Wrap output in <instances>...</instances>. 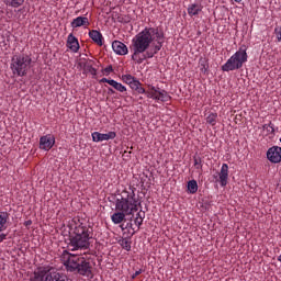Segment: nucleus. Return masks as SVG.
<instances>
[{
    "mask_svg": "<svg viewBox=\"0 0 281 281\" xmlns=\"http://www.w3.org/2000/svg\"><path fill=\"white\" fill-rule=\"evenodd\" d=\"M89 37L93 41V43H95L97 45H99L100 47H102L104 37L102 36V33H100V31L98 30H92L89 32Z\"/></svg>",
    "mask_w": 281,
    "mask_h": 281,
    "instance_id": "16",
    "label": "nucleus"
},
{
    "mask_svg": "<svg viewBox=\"0 0 281 281\" xmlns=\"http://www.w3.org/2000/svg\"><path fill=\"white\" fill-rule=\"evenodd\" d=\"M144 218H146V213L139 211L136 214V217L134 218V225H136V227H138V229L142 227V225L144 224Z\"/></svg>",
    "mask_w": 281,
    "mask_h": 281,
    "instance_id": "23",
    "label": "nucleus"
},
{
    "mask_svg": "<svg viewBox=\"0 0 281 281\" xmlns=\"http://www.w3.org/2000/svg\"><path fill=\"white\" fill-rule=\"evenodd\" d=\"M154 100H157V102H168L170 100V95L166 90H160L156 97H154Z\"/></svg>",
    "mask_w": 281,
    "mask_h": 281,
    "instance_id": "20",
    "label": "nucleus"
},
{
    "mask_svg": "<svg viewBox=\"0 0 281 281\" xmlns=\"http://www.w3.org/2000/svg\"><path fill=\"white\" fill-rule=\"evenodd\" d=\"M193 161L195 170H200V172H203V158H201L200 156H194Z\"/></svg>",
    "mask_w": 281,
    "mask_h": 281,
    "instance_id": "25",
    "label": "nucleus"
},
{
    "mask_svg": "<svg viewBox=\"0 0 281 281\" xmlns=\"http://www.w3.org/2000/svg\"><path fill=\"white\" fill-rule=\"evenodd\" d=\"M248 58L249 56L247 55V46L243 45L222 66V71H237L238 69H243V65L247 63Z\"/></svg>",
    "mask_w": 281,
    "mask_h": 281,
    "instance_id": "6",
    "label": "nucleus"
},
{
    "mask_svg": "<svg viewBox=\"0 0 281 281\" xmlns=\"http://www.w3.org/2000/svg\"><path fill=\"white\" fill-rule=\"evenodd\" d=\"M199 67H200V71L202 74H206L207 72V61L205 60V58H200Z\"/></svg>",
    "mask_w": 281,
    "mask_h": 281,
    "instance_id": "29",
    "label": "nucleus"
},
{
    "mask_svg": "<svg viewBox=\"0 0 281 281\" xmlns=\"http://www.w3.org/2000/svg\"><path fill=\"white\" fill-rule=\"evenodd\" d=\"M67 47L75 54L78 52V49H80V44L78 43V38H76V36H74V34L71 33L68 35Z\"/></svg>",
    "mask_w": 281,
    "mask_h": 281,
    "instance_id": "15",
    "label": "nucleus"
},
{
    "mask_svg": "<svg viewBox=\"0 0 281 281\" xmlns=\"http://www.w3.org/2000/svg\"><path fill=\"white\" fill-rule=\"evenodd\" d=\"M243 0H235L236 3H240Z\"/></svg>",
    "mask_w": 281,
    "mask_h": 281,
    "instance_id": "40",
    "label": "nucleus"
},
{
    "mask_svg": "<svg viewBox=\"0 0 281 281\" xmlns=\"http://www.w3.org/2000/svg\"><path fill=\"white\" fill-rule=\"evenodd\" d=\"M83 69L91 74V76H98V70L90 64H85Z\"/></svg>",
    "mask_w": 281,
    "mask_h": 281,
    "instance_id": "30",
    "label": "nucleus"
},
{
    "mask_svg": "<svg viewBox=\"0 0 281 281\" xmlns=\"http://www.w3.org/2000/svg\"><path fill=\"white\" fill-rule=\"evenodd\" d=\"M10 221V213L0 212V234L1 232H5L8 229V222Z\"/></svg>",
    "mask_w": 281,
    "mask_h": 281,
    "instance_id": "17",
    "label": "nucleus"
},
{
    "mask_svg": "<svg viewBox=\"0 0 281 281\" xmlns=\"http://www.w3.org/2000/svg\"><path fill=\"white\" fill-rule=\"evenodd\" d=\"M112 49L117 56H126V54H128V47L120 41H114L112 43Z\"/></svg>",
    "mask_w": 281,
    "mask_h": 281,
    "instance_id": "11",
    "label": "nucleus"
},
{
    "mask_svg": "<svg viewBox=\"0 0 281 281\" xmlns=\"http://www.w3.org/2000/svg\"><path fill=\"white\" fill-rule=\"evenodd\" d=\"M139 201L135 196V190L131 189L121 192L120 198L115 201L116 212L111 215L114 225H120L126 221V216H133L137 212Z\"/></svg>",
    "mask_w": 281,
    "mask_h": 281,
    "instance_id": "2",
    "label": "nucleus"
},
{
    "mask_svg": "<svg viewBox=\"0 0 281 281\" xmlns=\"http://www.w3.org/2000/svg\"><path fill=\"white\" fill-rule=\"evenodd\" d=\"M135 79L136 78L133 77L132 75H123L122 76L123 82H125V85H128V86H131Z\"/></svg>",
    "mask_w": 281,
    "mask_h": 281,
    "instance_id": "32",
    "label": "nucleus"
},
{
    "mask_svg": "<svg viewBox=\"0 0 281 281\" xmlns=\"http://www.w3.org/2000/svg\"><path fill=\"white\" fill-rule=\"evenodd\" d=\"M187 12L189 14V16H199V14H201V12H203V4L195 2V3H191L189 4Z\"/></svg>",
    "mask_w": 281,
    "mask_h": 281,
    "instance_id": "13",
    "label": "nucleus"
},
{
    "mask_svg": "<svg viewBox=\"0 0 281 281\" xmlns=\"http://www.w3.org/2000/svg\"><path fill=\"white\" fill-rule=\"evenodd\" d=\"M161 91V89L159 87H155L153 85L148 86V91H145V95H147V98H151L153 100L155 98H157L158 93Z\"/></svg>",
    "mask_w": 281,
    "mask_h": 281,
    "instance_id": "19",
    "label": "nucleus"
},
{
    "mask_svg": "<svg viewBox=\"0 0 281 281\" xmlns=\"http://www.w3.org/2000/svg\"><path fill=\"white\" fill-rule=\"evenodd\" d=\"M263 132L266 133V135H273V133H276V128L273 127V124H265L262 126Z\"/></svg>",
    "mask_w": 281,
    "mask_h": 281,
    "instance_id": "28",
    "label": "nucleus"
},
{
    "mask_svg": "<svg viewBox=\"0 0 281 281\" xmlns=\"http://www.w3.org/2000/svg\"><path fill=\"white\" fill-rule=\"evenodd\" d=\"M54 144H56V138L52 134L42 136L40 138L41 150H52V148H54Z\"/></svg>",
    "mask_w": 281,
    "mask_h": 281,
    "instance_id": "8",
    "label": "nucleus"
},
{
    "mask_svg": "<svg viewBox=\"0 0 281 281\" xmlns=\"http://www.w3.org/2000/svg\"><path fill=\"white\" fill-rule=\"evenodd\" d=\"M267 159L270 160L271 164H280L281 162V147L272 146L267 151Z\"/></svg>",
    "mask_w": 281,
    "mask_h": 281,
    "instance_id": "7",
    "label": "nucleus"
},
{
    "mask_svg": "<svg viewBox=\"0 0 281 281\" xmlns=\"http://www.w3.org/2000/svg\"><path fill=\"white\" fill-rule=\"evenodd\" d=\"M45 281H69V277L60 272H48L46 274Z\"/></svg>",
    "mask_w": 281,
    "mask_h": 281,
    "instance_id": "14",
    "label": "nucleus"
},
{
    "mask_svg": "<svg viewBox=\"0 0 281 281\" xmlns=\"http://www.w3.org/2000/svg\"><path fill=\"white\" fill-rule=\"evenodd\" d=\"M24 225H25V227H30V225H32V221H30V220L26 221Z\"/></svg>",
    "mask_w": 281,
    "mask_h": 281,
    "instance_id": "39",
    "label": "nucleus"
},
{
    "mask_svg": "<svg viewBox=\"0 0 281 281\" xmlns=\"http://www.w3.org/2000/svg\"><path fill=\"white\" fill-rule=\"evenodd\" d=\"M222 188H225L229 181V166L223 164L218 172V179L216 180Z\"/></svg>",
    "mask_w": 281,
    "mask_h": 281,
    "instance_id": "9",
    "label": "nucleus"
},
{
    "mask_svg": "<svg viewBox=\"0 0 281 281\" xmlns=\"http://www.w3.org/2000/svg\"><path fill=\"white\" fill-rule=\"evenodd\" d=\"M164 47V32L159 27L146 26L132 38L130 49L132 60L142 65L147 58H154Z\"/></svg>",
    "mask_w": 281,
    "mask_h": 281,
    "instance_id": "1",
    "label": "nucleus"
},
{
    "mask_svg": "<svg viewBox=\"0 0 281 281\" xmlns=\"http://www.w3.org/2000/svg\"><path fill=\"white\" fill-rule=\"evenodd\" d=\"M130 87L134 91H137V93H146V89H144L142 87V82H139V80H137V78L133 80V82L131 83Z\"/></svg>",
    "mask_w": 281,
    "mask_h": 281,
    "instance_id": "21",
    "label": "nucleus"
},
{
    "mask_svg": "<svg viewBox=\"0 0 281 281\" xmlns=\"http://www.w3.org/2000/svg\"><path fill=\"white\" fill-rule=\"evenodd\" d=\"M47 271L45 270H38L33 273V276L30 278V281H45V278H47Z\"/></svg>",
    "mask_w": 281,
    "mask_h": 281,
    "instance_id": "18",
    "label": "nucleus"
},
{
    "mask_svg": "<svg viewBox=\"0 0 281 281\" xmlns=\"http://www.w3.org/2000/svg\"><path fill=\"white\" fill-rule=\"evenodd\" d=\"M64 266L69 273H78L83 278H93V266H91V261L82 255L68 254Z\"/></svg>",
    "mask_w": 281,
    "mask_h": 281,
    "instance_id": "4",
    "label": "nucleus"
},
{
    "mask_svg": "<svg viewBox=\"0 0 281 281\" xmlns=\"http://www.w3.org/2000/svg\"><path fill=\"white\" fill-rule=\"evenodd\" d=\"M110 87H113V89L120 91V93H124V91H126V87L115 80L110 81Z\"/></svg>",
    "mask_w": 281,
    "mask_h": 281,
    "instance_id": "26",
    "label": "nucleus"
},
{
    "mask_svg": "<svg viewBox=\"0 0 281 281\" xmlns=\"http://www.w3.org/2000/svg\"><path fill=\"white\" fill-rule=\"evenodd\" d=\"M100 82H106L108 85L111 86V82H113V79L102 78V79L100 80Z\"/></svg>",
    "mask_w": 281,
    "mask_h": 281,
    "instance_id": "36",
    "label": "nucleus"
},
{
    "mask_svg": "<svg viewBox=\"0 0 281 281\" xmlns=\"http://www.w3.org/2000/svg\"><path fill=\"white\" fill-rule=\"evenodd\" d=\"M216 120H218V114L217 113H211L206 117V123L210 124L211 126H216Z\"/></svg>",
    "mask_w": 281,
    "mask_h": 281,
    "instance_id": "27",
    "label": "nucleus"
},
{
    "mask_svg": "<svg viewBox=\"0 0 281 281\" xmlns=\"http://www.w3.org/2000/svg\"><path fill=\"white\" fill-rule=\"evenodd\" d=\"M91 135H92V142H95V143L109 142V139H115V137H117V134L115 132H109L108 134L93 132Z\"/></svg>",
    "mask_w": 281,
    "mask_h": 281,
    "instance_id": "10",
    "label": "nucleus"
},
{
    "mask_svg": "<svg viewBox=\"0 0 281 281\" xmlns=\"http://www.w3.org/2000/svg\"><path fill=\"white\" fill-rule=\"evenodd\" d=\"M5 238H8V234L1 233L0 234V243H3V240H5Z\"/></svg>",
    "mask_w": 281,
    "mask_h": 281,
    "instance_id": "37",
    "label": "nucleus"
},
{
    "mask_svg": "<svg viewBox=\"0 0 281 281\" xmlns=\"http://www.w3.org/2000/svg\"><path fill=\"white\" fill-rule=\"evenodd\" d=\"M4 3L9 8H21L25 3V0H4Z\"/></svg>",
    "mask_w": 281,
    "mask_h": 281,
    "instance_id": "24",
    "label": "nucleus"
},
{
    "mask_svg": "<svg viewBox=\"0 0 281 281\" xmlns=\"http://www.w3.org/2000/svg\"><path fill=\"white\" fill-rule=\"evenodd\" d=\"M70 25L74 30H76L77 27H88V25H91V23L87 16H77L71 21Z\"/></svg>",
    "mask_w": 281,
    "mask_h": 281,
    "instance_id": "12",
    "label": "nucleus"
},
{
    "mask_svg": "<svg viewBox=\"0 0 281 281\" xmlns=\"http://www.w3.org/2000/svg\"><path fill=\"white\" fill-rule=\"evenodd\" d=\"M93 238V228L83 222H79L75 226L74 232L69 236L68 249L78 251V249H89V240Z\"/></svg>",
    "mask_w": 281,
    "mask_h": 281,
    "instance_id": "3",
    "label": "nucleus"
},
{
    "mask_svg": "<svg viewBox=\"0 0 281 281\" xmlns=\"http://www.w3.org/2000/svg\"><path fill=\"white\" fill-rule=\"evenodd\" d=\"M274 35H276L278 43H280L281 42V26L274 27Z\"/></svg>",
    "mask_w": 281,
    "mask_h": 281,
    "instance_id": "33",
    "label": "nucleus"
},
{
    "mask_svg": "<svg viewBox=\"0 0 281 281\" xmlns=\"http://www.w3.org/2000/svg\"><path fill=\"white\" fill-rule=\"evenodd\" d=\"M142 273H144L143 269L137 270L134 274H132V280H135V278H137V276H142Z\"/></svg>",
    "mask_w": 281,
    "mask_h": 281,
    "instance_id": "34",
    "label": "nucleus"
},
{
    "mask_svg": "<svg viewBox=\"0 0 281 281\" xmlns=\"http://www.w3.org/2000/svg\"><path fill=\"white\" fill-rule=\"evenodd\" d=\"M31 67L32 57L30 55L20 53L12 56L10 69L13 76L23 78V76H27V71H30Z\"/></svg>",
    "mask_w": 281,
    "mask_h": 281,
    "instance_id": "5",
    "label": "nucleus"
},
{
    "mask_svg": "<svg viewBox=\"0 0 281 281\" xmlns=\"http://www.w3.org/2000/svg\"><path fill=\"white\" fill-rule=\"evenodd\" d=\"M105 74H111L113 71V66H108L104 68Z\"/></svg>",
    "mask_w": 281,
    "mask_h": 281,
    "instance_id": "35",
    "label": "nucleus"
},
{
    "mask_svg": "<svg viewBox=\"0 0 281 281\" xmlns=\"http://www.w3.org/2000/svg\"><path fill=\"white\" fill-rule=\"evenodd\" d=\"M126 227H130V229H133V232H135V228L133 227V223H127Z\"/></svg>",
    "mask_w": 281,
    "mask_h": 281,
    "instance_id": "38",
    "label": "nucleus"
},
{
    "mask_svg": "<svg viewBox=\"0 0 281 281\" xmlns=\"http://www.w3.org/2000/svg\"><path fill=\"white\" fill-rule=\"evenodd\" d=\"M187 188L190 194H196V192H199V183L196 180H190L187 184Z\"/></svg>",
    "mask_w": 281,
    "mask_h": 281,
    "instance_id": "22",
    "label": "nucleus"
},
{
    "mask_svg": "<svg viewBox=\"0 0 281 281\" xmlns=\"http://www.w3.org/2000/svg\"><path fill=\"white\" fill-rule=\"evenodd\" d=\"M120 245L123 249H125V251H131V240L126 239V238H123L121 241H120Z\"/></svg>",
    "mask_w": 281,
    "mask_h": 281,
    "instance_id": "31",
    "label": "nucleus"
}]
</instances>
